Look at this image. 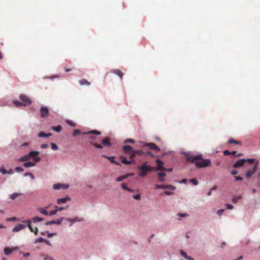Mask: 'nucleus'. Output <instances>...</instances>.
Wrapping results in <instances>:
<instances>
[{
  "label": "nucleus",
  "instance_id": "obj_57",
  "mask_svg": "<svg viewBox=\"0 0 260 260\" xmlns=\"http://www.w3.org/2000/svg\"><path fill=\"white\" fill-rule=\"evenodd\" d=\"M16 220V218L15 217L8 218L6 219L7 221H15Z\"/></svg>",
  "mask_w": 260,
  "mask_h": 260
},
{
  "label": "nucleus",
  "instance_id": "obj_26",
  "mask_svg": "<svg viewBox=\"0 0 260 260\" xmlns=\"http://www.w3.org/2000/svg\"><path fill=\"white\" fill-rule=\"evenodd\" d=\"M35 166V163L33 162H24L23 164V166L25 168H29L31 167H34Z\"/></svg>",
  "mask_w": 260,
  "mask_h": 260
},
{
  "label": "nucleus",
  "instance_id": "obj_8",
  "mask_svg": "<svg viewBox=\"0 0 260 260\" xmlns=\"http://www.w3.org/2000/svg\"><path fill=\"white\" fill-rule=\"evenodd\" d=\"M23 222L26 223L27 224V226L31 232L34 233V234L35 235H37L38 234V228L36 227L34 229L32 227V226L31 225V220H24V221H23Z\"/></svg>",
  "mask_w": 260,
  "mask_h": 260
},
{
  "label": "nucleus",
  "instance_id": "obj_53",
  "mask_svg": "<svg viewBox=\"0 0 260 260\" xmlns=\"http://www.w3.org/2000/svg\"><path fill=\"white\" fill-rule=\"evenodd\" d=\"M90 141L93 144V143H95V138L94 137H90Z\"/></svg>",
  "mask_w": 260,
  "mask_h": 260
},
{
  "label": "nucleus",
  "instance_id": "obj_14",
  "mask_svg": "<svg viewBox=\"0 0 260 260\" xmlns=\"http://www.w3.org/2000/svg\"><path fill=\"white\" fill-rule=\"evenodd\" d=\"M69 187L68 185H65L63 184L58 183L53 185V188L54 189H59L60 188H68Z\"/></svg>",
  "mask_w": 260,
  "mask_h": 260
},
{
  "label": "nucleus",
  "instance_id": "obj_45",
  "mask_svg": "<svg viewBox=\"0 0 260 260\" xmlns=\"http://www.w3.org/2000/svg\"><path fill=\"white\" fill-rule=\"evenodd\" d=\"M57 213V210H56V209H55L54 210H53L51 211H50L49 212H48V215H53L54 214H55L56 213Z\"/></svg>",
  "mask_w": 260,
  "mask_h": 260
},
{
  "label": "nucleus",
  "instance_id": "obj_44",
  "mask_svg": "<svg viewBox=\"0 0 260 260\" xmlns=\"http://www.w3.org/2000/svg\"><path fill=\"white\" fill-rule=\"evenodd\" d=\"M13 103L17 107L23 106V103L21 102L14 101H13Z\"/></svg>",
  "mask_w": 260,
  "mask_h": 260
},
{
  "label": "nucleus",
  "instance_id": "obj_17",
  "mask_svg": "<svg viewBox=\"0 0 260 260\" xmlns=\"http://www.w3.org/2000/svg\"><path fill=\"white\" fill-rule=\"evenodd\" d=\"M102 156L110 160L112 164H114L116 165H120V164L119 162L114 160V156H108L105 155H102Z\"/></svg>",
  "mask_w": 260,
  "mask_h": 260
},
{
  "label": "nucleus",
  "instance_id": "obj_16",
  "mask_svg": "<svg viewBox=\"0 0 260 260\" xmlns=\"http://www.w3.org/2000/svg\"><path fill=\"white\" fill-rule=\"evenodd\" d=\"M121 162L125 165H131L135 164V161L133 159L132 160H127L125 157H121Z\"/></svg>",
  "mask_w": 260,
  "mask_h": 260
},
{
  "label": "nucleus",
  "instance_id": "obj_9",
  "mask_svg": "<svg viewBox=\"0 0 260 260\" xmlns=\"http://www.w3.org/2000/svg\"><path fill=\"white\" fill-rule=\"evenodd\" d=\"M257 165H258L257 163L253 166L252 169H250L247 171V172L246 173V176L247 178L250 177L252 175H253L255 173L257 168Z\"/></svg>",
  "mask_w": 260,
  "mask_h": 260
},
{
  "label": "nucleus",
  "instance_id": "obj_48",
  "mask_svg": "<svg viewBox=\"0 0 260 260\" xmlns=\"http://www.w3.org/2000/svg\"><path fill=\"white\" fill-rule=\"evenodd\" d=\"M177 215L180 217H185L188 216V215L186 213H179Z\"/></svg>",
  "mask_w": 260,
  "mask_h": 260
},
{
  "label": "nucleus",
  "instance_id": "obj_6",
  "mask_svg": "<svg viewBox=\"0 0 260 260\" xmlns=\"http://www.w3.org/2000/svg\"><path fill=\"white\" fill-rule=\"evenodd\" d=\"M144 152L142 150H133L132 151L131 155H129V157L130 159H133L136 155H144Z\"/></svg>",
  "mask_w": 260,
  "mask_h": 260
},
{
  "label": "nucleus",
  "instance_id": "obj_64",
  "mask_svg": "<svg viewBox=\"0 0 260 260\" xmlns=\"http://www.w3.org/2000/svg\"><path fill=\"white\" fill-rule=\"evenodd\" d=\"M45 240H44L43 238H40L37 239V241L39 242H45Z\"/></svg>",
  "mask_w": 260,
  "mask_h": 260
},
{
  "label": "nucleus",
  "instance_id": "obj_43",
  "mask_svg": "<svg viewBox=\"0 0 260 260\" xmlns=\"http://www.w3.org/2000/svg\"><path fill=\"white\" fill-rule=\"evenodd\" d=\"M15 170L17 172H22L24 171V169L21 167H17Z\"/></svg>",
  "mask_w": 260,
  "mask_h": 260
},
{
  "label": "nucleus",
  "instance_id": "obj_36",
  "mask_svg": "<svg viewBox=\"0 0 260 260\" xmlns=\"http://www.w3.org/2000/svg\"><path fill=\"white\" fill-rule=\"evenodd\" d=\"M165 189L174 190L175 189V187L172 185H165Z\"/></svg>",
  "mask_w": 260,
  "mask_h": 260
},
{
  "label": "nucleus",
  "instance_id": "obj_18",
  "mask_svg": "<svg viewBox=\"0 0 260 260\" xmlns=\"http://www.w3.org/2000/svg\"><path fill=\"white\" fill-rule=\"evenodd\" d=\"M48 208L49 207L47 206L45 208H39L38 209V210L41 213L45 215H48V212L47 210Z\"/></svg>",
  "mask_w": 260,
  "mask_h": 260
},
{
  "label": "nucleus",
  "instance_id": "obj_23",
  "mask_svg": "<svg viewBox=\"0 0 260 260\" xmlns=\"http://www.w3.org/2000/svg\"><path fill=\"white\" fill-rule=\"evenodd\" d=\"M80 85H88L90 84V83L85 79H82L79 81Z\"/></svg>",
  "mask_w": 260,
  "mask_h": 260
},
{
  "label": "nucleus",
  "instance_id": "obj_39",
  "mask_svg": "<svg viewBox=\"0 0 260 260\" xmlns=\"http://www.w3.org/2000/svg\"><path fill=\"white\" fill-rule=\"evenodd\" d=\"M67 207H59L57 206H55V207H54L55 209H56V210H57V212L58 211H62L63 210H66L67 208Z\"/></svg>",
  "mask_w": 260,
  "mask_h": 260
},
{
  "label": "nucleus",
  "instance_id": "obj_31",
  "mask_svg": "<svg viewBox=\"0 0 260 260\" xmlns=\"http://www.w3.org/2000/svg\"><path fill=\"white\" fill-rule=\"evenodd\" d=\"M21 194H22L20 193H13L10 196V198L12 200H15L16 198H17L18 197L20 196Z\"/></svg>",
  "mask_w": 260,
  "mask_h": 260
},
{
  "label": "nucleus",
  "instance_id": "obj_58",
  "mask_svg": "<svg viewBox=\"0 0 260 260\" xmlns=\"http://www.w3.org/2000/svg\"><path fill=\"white\" fill-rule=\"evenodd\" d=\"M48 145L46 144H43L41 145V147L42 149H46V148H48Z\"/></svg>",
  "mask_w": 260,
  "mask_h": 260
},
{
  "label": "nucleus",
  "instance_id": "obj_10",
  "mask_svg": "<svg viewBox=\"0 0 260 260\" xmlns=\"http://www.w3.org/2000/svg\"><path fill=\"white\" fill-rule=\"evenodd\" d=\"M246 162V160L245 159H241L236 161L233 167L235 168H239L240 167H242L244 165V163Z\"/></svg>",
  "mask_w": 260,
  "mask_h": 260
},
{
  "label": "nucleus",
  "instance_id": "obj_24",
  "mask_svg": "<svg viewBox=\"0 0 260 260\" xmlns=\"http://www.w3.org/2000/svg\"><path fill=\"white\" fill-rule=\"evenodd\" d=\"M67 220L71 222L70 226H71L73 223H75L77 221H80L82 220V219H79L77 217H76L75 218H74L73 219L68 218Z\"/></svg>",
  "mask_w": 260,
  "mask_h": 260
},
{
  "label": "nucleus",
  "instance_id": "obj_55",
  "mask_svg": "<svg viewBox=\"0 0 260 260\" xmlns=\"http://www.w3.org/2000/svg\"><path fill=\"white\" fill-rule=\"evenodd\" d=\"M34 160L36 162H39L41 160V158L40 157H34Z\"/></svg>",
  "mask_w": 260,
  "mask_h": 260
},
{
  "label": "nucleus",
  "instance_id": "obj_22",
  "mask_svg": "<svg viewBox=\"0 0 260 260\" xmlns=\"http://www.w3.org/2000/svg\"><path fill=\"white\" fill-rule=\"evenodd\" d=\"M70 200V199L69 198H61V199H58L57 200V203L58 204H64L67 202V201H69Z\"/></svg>",
  "mask_w": 260,
  "mask_h": 260
},
{
  "label": "nucleus",
  "instance_id": "obj_15",
  "mask_svg": "<svg viewBox=\"0 0 260 260\" xmlns=\"http://www.w3.org/2000/svg\"><path fill=\"white\" fill-rule=\"evenodd\" d=\"M102 143L106 146H110L111 142L110 139L109 137H106L102 140Z\"/></svg>",
  "mask_w": 260,
  "mask_h": 260
},
{
  "label": "nucleus",
  "instance_id": "obj_20",
  "mask_svg": "<svg viewBox=\"0 0 260 260\" xmlns=\"http://www.w3.org/2000/svg\"><path fill=\"white\" fill-rule=\"evenodd\" d=\"M158 179L159 181L164 182L165 181L164 177L166 176V174L164 172L158 173Z\"/></svg>",
  "mask_w": 260,
  "mask_h": 260
},
{
  "label": "nucleus",
  "instance_id": "obj_34",
  "mask_svg": "<svg viewBox=\"0 0 260 260\" xmlns=\"http://www.w3.org/2000/svg\"><path fill=\"white\" fill-rule=\"evenodd\" d=\"M66 122H67V124H68L69 125H70L72 127H75L76 126V124L74 122H73L71 120L67 119L66 120Z\"/></svg>",
  "mask_w": 260,
  "mask_h": 260
},
{
  "label": "nucleus",
  "instance_id": "obj_61",
  "mask_svg": "<svg viewBox=\"0 0 260 260\" xmlns=\"http://www.w3.org/2000/svg\"><path fill=\"white\" fill-rule=\"evenodd\" d=\"M223 154L224 155H230L231 154V152L229 150H226L223 151Z\"/></svg>",
  "mask_w": 260,
  "mask_h": 260
},
{
  "label": "nucleus",
  "instance_id": "obj_11",
  "mask_svg": "<svg viewBox=\"0 0 260 260\" xmlns=\"http://www.w3.org/2000/svg\"><path fill=\"white\" fill-rule=\"evenodd\" d=\"M123 150L124 153L131 155L132 151L133 150V149L130 145H125L123 147Z\"/></svg>",
  "mask_w": 260,
  "mask_h": 260
},
{
  "label": "nucleus",
  "instance_id": "obj_4",
  "mask_svg": "<svg viewBox=\"0 0 260 260\" xmlns=\"http://www.w3.org/2000/svg\"><path fill=\"white\" fill-rule=\"evenodd\" d=\"M155 162L156 163V167L153 168V170L154 171H165L166 170V168L164 166V163L162 161L156 159L155 160Z\"/></svg>",
  "mask_w": 260,
  "mask_h": 260
},
{
  "label": "nucleus",
  "instance_id": "obj_12",
  "mask_svg": "<svg viewBox=\"0 0 260 260\" xmlns=\"http://www.w3.org/2000/svg\"><path fill=\"white\" fill-rule=\"evenodd\" d=\"M26 227V225L22 224H19L15 226L13 229V232H19L23 229H24Z\"/></svg>",
  "mask_w": 260,
  "mask_h": 260
},
{
  "label": "nucleus",
  "instance_id": "obj_1",
  "mask_svg": "<svg viewBox=\"0 0 260 260\" xmlns=\"http://www.w3.org/2000/svg\"><path fill=\"white\" fill-rule=\"evenodd\" d=\"M183 154L186 157V160L194 164L197 168H206L211 165V160L209 159L203 158L202 154L194 155L188 152H184Z\"/></svg>",
  "mask_w": 260,
  "mask_h": 260
},
{
  "label": "nucleus",
  "instance_id": "obj_35",
  "mask_svg": "<svg viewBox=\"0 0 260 260\" xmlns=\"http://www.w3.org/2000/svg\"><path fill=\"white\" fill-rule=\"evenodd\" d=\"M52 128L57 132H59L62 129V126L60 125H57L55 127H53Z\"/></svg>",
  "mask_w": 260,
  "mask_h": 260
},
{
  "label": "nucleus",
  "instance_id": "obj_30",
  "mask_svg": "<svg viewBox=\"0 0 260 260\" xmlns=\"http://www.w3.org/2000/svg\"><path fill=\"white\" fill-rule=\"evenodd\" d=\"M31 220L34 223H36L37 222H40V221H43L44 220V219L42 217L36 216V217H33Z\"/></svg>",
  "mask_w": 260,
  "mask_h": 260
},
{
  "label": "nucleus",
  "instance_id": "obj_37",
  "mask_svg": "<svg viewBox=\"0 0 260 260\" xmlns=\"http://www.w3.org/2000/svg\"><path fill=\"white\" fill-rule=\"evenodd\" d=\"M81 134V131L79 129H75L74 130L73 136H76Z\"/></svg>",
  "mask_w": 260,
  "mask_h": 260
},
{
  "label": "nucleus",
  "instance_id": "obj_38",
  "mask_svg": "<svg viewBox=\"0 0 260 260\" xmlns=\"http://www.w3.org/2000/svg\"><path fill=\"white\" fill-rule=\"evenodd\" d=\"M51 148L54 150H57L58 148L57 145L53 143H51Z\"/></svg>",
  "mask_w": 260,
  "mask_h": 260
},
{
  "label": "nucleus",
  "instance_id": "obj_63",
  "mask_svg": "<svg viewBox=\"0 0 260 260\" xmlns=\"http://www.w3.org/2000/svg\"><path fill=\"white\" fill-rule=\"evenodd\" d=\"M56 234L55 233H48V235H47V237L48 238H50L54 235H55Z\"/></svg>",
  "mask_w": 260,
  "mask_h": 260
},
{
  "label": "nucleus",
  "instance_id": "obj_7",
  "mask_svg": "<svg viewBox=\"0 0 260 260\" xmlns=\"http://www.w3.org/2000/svg\"><path fill=\"white\" fill-rule=\"evenodd\" d=\"M49 109L47 107L42 106L40 108L41 116L43 118L47 117L48 116Z\"/></svg>",
  "mask_w": 260,
  "mask_h": 260
},
{
  "label": "nucleus",
  "instance_id": "obj_60",
  "mask_svg": "<svg viewBox=\"0 0 260 260\" xmlns=\"http://www.w3.org/2000/svg\"><path fill=\"white\" fill-rule=\"evenodd\" d=\"M235 178L236 181H241L243 179V178L240 176H236Z\"/></svg>",
  "mask_w": 260,
  "mask_h": 260
},
{
  "label": "nucleus",
  "instance_id": "obj_51",
  "mask_svg": "<svg viewBox=\"0 0 260 260\" xmlns=\"http://www.w3.org/2000/svg\"><path fill=\"white\" fill-rule=\"evenodd\" d=\"M225 206L226 207L227 209H230V210L233 209V208H234L233 205L229 204H226L225 205Z\"/></svg>",
  "mask_w": 260,
  "mask_h": 260
},
{
  "label": "nucleus",
  "instance_id": "obj_33",
  "mask_svg": "<svg viewBox=\"0 0 260 260\" xmlns=\"http://www.w3.org/2000/svg\"><path fill=\"white\" fill-rule=\"evenodd\" d=\"M63 219H64L63 217H60V218H59V219H58L57 220H53L54 221V224H61V223L62 222Z\"/></svg>",
  "mask_w": 260,
  "mask_h": 260
},
{
  "label": "nucleus",
  "instance_id": "obj_32",
  "mask_svg": "<svg viewBox=\"0 0 260 260\" xmlns=\"http://www.w3.org/2000/svg\"><path fill=\"white\" fill-rule=\"evenodd\" d=\"M12 252V250L9 247H6L4 249V253L6 255H9Z\"/></svg>",
  "mask_w": 260,
  "mask_h": 260
},
{
  "label": "nucleus",
  "instance_id": "obj_13",
  "mask_svg": "<svg viewBox=\"0 0 260 260\" xmlns=\"http://www.w3.org/2000/svg\"><path fill=\"white\" fill-rule=\"evenodd\" d=\"M146 146H149V148L152 150H155L157 151H160V148L154 143H147Z\"/></svg>",
  "mask_w": 260,
  "mask_h": 260
},
{
  "label": "nucleus",
  "instance_id": "obj_21",
  "mask_svg": "<svg viewBox=\"0 0 260 260\" xmlns=\"http://www.w3.org/2000/svg\"><path fill=\"white\" fill-rule=\"evenodd\" d=\"M133 174H127L125 175L121 176L116 179L117 182L121 181L122 180L127 178L128 176H132Z\"/></svg>",
  "mask_w": 260,
  "mask_h": 260
},
{
  "label": "nucleus",
  "instance_id": "obj_2",
  "mask_svg": "<svg viewBox=\"0 0 260 260\" xmlns=\"http://www.w3.org/2000/svg\"><path fill=\"white\" fill-rule=\"evenodd\" d=\"M138 169L140 171L138 175L142 178H144L147 175L148 172L153 170V168L148 166L147 162L145 161L143 162L142 165L138 166Z\"/></svg>",
  "mask_w": 260,
  "mask_h": 260
},
{
  "label": "nucleus",
  "instance_id": "obj_56",
  "mask_svg": "<svg viewBox=\"0 0 260 260\" xmlns=\"http://www.w3.org/2000/svg\"><path fill=\"white\" fill-rule=\"evenodd\" d=\"M246 160V162L247 161L250 164H252L254 162L253 159L249 158V159H247Z\"/></svg>",
  "mask_w": 260,
  "mask_h": 260
},
{
  "label": "nucleus",
  "instance_id": "obj_49",
  "mask_svg": "<svg viewBox=\"0 0 260 260\" xmlns=\"http://www.w3.org/2000/svg\"><path fill=\"white\" fill-rule=\"evenodd\" d=\"M133 198L137 200H139L141 199V196L139 194L133 196Z\"/></svg>",
  "mask_w": 260,
  "mask_h": 260
},
{
  "label": "nucleus",
  "instance_id": "obj_50",
  "mask_svg": "<svg viewBox=\"0 0 260 260\" xmlns=\"http://www.w3.org/2000/svg\"><path fill=\"white\" fill-rule=\"evenodd\" d=\"M93 145L94 146L97 148H99V149H102L103 148V146L99 144H98L96 143H93Z\"/></svg>",
  "mask_w": 260,
  "mask_h": 260
},
{
  "label": "nucleus",
  "instance_id": "obj_59",
  "mask_svg": "<svg viewBox=\"0 0 260 260\" xmlns=\"http://www.w3.org/2000/svg\"><path fill=\"white\" fill-rule=\"evenodd\" d=\"M121 187H122V189H124V190H127V188H128V187L126 186V185H125V184H124V183H122V184H121Z\"/></svg>",
  "mask_w": 260,
  "mask_h": 260
},
{
  "label": "nucleus",
  "instance_id": "obj_62",
  "mask_svg": "<svg viewBox=\"0 0 260 260\" xmlns=\"http://www.w3.org/2000/svg\"><path fill=\"white\" fill-rule=\"evenodd\" d=\"M53 224H54V221L53 220L50 221H47L45 223V224L47 225H49Z\"/></svg>",
  "mask_w": 260,
  "mask_h": 260
},
{
  "label": "nucleus",
  "instance_id": "obj_3",
  "mask_svg": "<svg viewBox=\"0 0 260 260\" xmlns=\"http://www.w3.org/2000/svg\"><path fill=\"white\" fill-rule=\"evenodd\" d=\"M39 154V152L37 151H30L29 154L21 156L18 159L19 161H26L30 159L31 157L37 156Z\"/></svg>",
  "mask_w": 260,
  "mask_h": 260
},
{
  "label": "nucleus",
  "instance_id": "obj_46",
  "mask_svg": "<svg viewBox=\"0 0 260 260\" xmlns=\"http://www.w3.org/2000/svg\"><path fill=\"white\" fill-rule=\"evenodd\" d=\"M155 188L159 189H165V185L156 184L155 185Z\"/></svg>",
  "mask_w": 260,
  "mask_h": 260
},
{
  "label": "nucleus",
  "instance_id": "obj_52",
  "mask_svg": "<svg viewBox=\"0 0 260 260\" xmlns=\"http://www.w3.org/2000/svg\"><path fill=\"white\" fill-rule=\"evenodd\" d=\"M231 154H232L234 156L242 155V154L241 153H238V154L237 152V151H233L232 152H231Z\"/></svg>",
  "mask_w": 260,
  "mask_h": 260
},
{
  "label": "nucleus",
  "instance_id": "obj_42",
  "mask_svg": "<svg viewBox=\"0 0 260 260\" xmlns=\"http://www.w3.org/2000/svg\"><path fill=\"white\" fill-rule=\"evenodd\" d=\"M124 143H134L135 140L133 139H126L124 140Z\"/></svg>",
  "mask_w": 260,
  "mask_h": 260
},
{
  "label": "nucleus",
  "instance_id": "obj_40",
  "mask_svg": "<svg viewBox=\"0 0 260 260\" xmlns=\"http://www.w3.org/2000/svg\"><path fill=\"white\" fill-rule=\"evenodd\" d=\"M0 172H1L4 175L7 174L8 173L7 171L5 169L3 166L0 168Z\"/></svg>",
  "mask_w": 260,
  "mask_h": 260
},
{
  "label": "nucleus",
  "instance_id": "obj_47",
  "mask_svg": "<svg viewBox=\"0 0 260 260\" xmlns=\"http://www.w3.org/2000/svg\"><path fill=\"white\" fill-rule=\"evenodd\" d=\"M24 176H28L29 177H30L31 179H34L35 177H34V176L33 175V174L31 173H25L24 175Z\"/></svg>",
  "mask_w": 260,
  "mask_h": 260
},
{
  "label": "nucleus",
  "instance_id": "obj_28",
  "mask_svg": "<svg viewBox=\"0 0 260 260\" xmlns=\"http://www.w3.org/2000/svg\"><path fill=\"white\" fill-rule=\"evenodd\" d=\"M228 143L229 144L234 143L236 145H241V142L240 141H236V140H234V139H230L228 141Z\"/></svg>",
  "mask_w": 260,
  "mask_h": 260
},
{
  "label": "nucleus",
  "instance_id": "obj_5",
  "mask_svg": "<svg viewBox=\"0 0 260 260\" xmlns=\"http://www.w3.org/2000/svg\"><path fill=\"white\" fill-rule=\"evenodd\" d=\"M19 99L22 102L23 106H26L31 103V100L25 94H21Z\"/></svg>",
  "mask_w": 260,
  "mask_h": 260
},
{
  "label": "nucleus",
  "instance_id": "obj_29",
  "mask_svg": "<svg viewBox=\"0 0 260 260\" xmlns=\"http://www.w3.org/2000/svg\"><path fill=\"white\" fill-rule=\"evenodd\" d=\"M50 136H51V134H50V133L46 134L44 132H41L39 133L38 134V136L39 137H48Z\"/></svg>",
  "mask_w": 260,
  "mask_h": 260
},
{
  "label": "nucleus",
  "instance_id": "obj_25",
  "mask_svg": "<svg viewBox=\"0 0 260 260\" xmlns=\"http://www.w3.org/2000/svg\"><path fill=\"white\" fill-rule=\"evenodd\" d=\"M180 254L182 256H183L186 259L188 260H194V259L190 256H188L187 254L184 252L183 251L181 250L180 252Z\"/></svg>",
  "mask_w": 260,
  "mask_h": 260
},
{
  "label": "nucleus",
  "instance_id": "obj_41",
  "mask_svg": "<svg viewBox=\"0 0 260 260\" xmlns=\"http://www.w3.org/2000/svg\"><path fill=\"white\" fill-rule=\"evenodd\" d=\"M189 182L192 183L194 185L198 184V181L196 179H191L189 180Z\"/></svg>",
  "mask_w": 260,
  "mask_h": 260
},
{
  "label": "nucleus",
  "instance_id": "obj_27",
  "mask_svg": "<svg viewBox=\"0 0 260 260\" xmlns=\"http://www.w3.org/2000/svg\"><path fill=\"white\" fill-rule=\"evenodd\" d=\"M101 133L100 131H96V130H93V131H90L88 132L84 133V134L85 135H88V134H94L96 135H101Z\"/></svg>",
  "mask_w": 260,
  "mask_h": 260
},
{
  "label": "nucleus",
  "instance_id": "obj_19",
  "mask_svg": "<svg viewBox=\"0 0 260 260\" xmlns=\"http://www.w3.org/2000/svg\"><path fill=\"white\" fill-rule=\"evenodd\" d=\"M112 72L116 75H117V76H118L120 78H122L124 74L122 72H121L120 70L119 69H114V70H113L112 71Z\"/></svg>",
  "mask_w": 260,
  "mask_h": 260
},
{
  "label": "nucleus",
  "instance_id": "obj_54",
  "mask_svg": "<svg viewBox=\"0 0 260 260\" xmlns=\"http://www.w3.org/2000/svg\"><path fill=\"white\" fill-rule=\"evenodd\" d=\"M223 212H224L223 209H220V210H219L218 211H217V213L219 216H220L223 214Z\"/></svg>",
  "mask_w": 260,
  "mask_h": 260
}]
</instances>
